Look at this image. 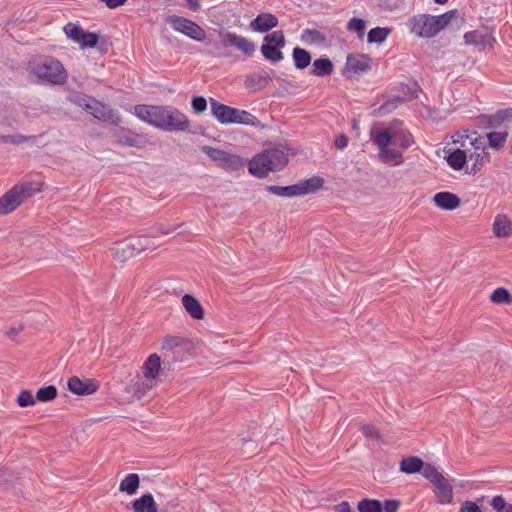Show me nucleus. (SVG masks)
<instances>
[{
    "label": "nucleus",
    "instance_id": "f3484780",
    "mask_svg": "<svg viewBox=\"0 0 512 512\" xmlns=\"http://www.w3.org/2000/svg\"><path fill=\"white\" fill-rule=\"evenodd\" d=\"M69 391L76 395H90L97 391L98 386L91 380L82 381L77 376H72L67 382Z\"/></svg>",
    "mask_w": 512,
    "mask_h": 512
},
{
    "label": "nucleus",
    "instance_id": "4d7b16f0",
    "mask_svg": "<svg viewBox=\"0 0 512 512\" xmlns=\"http://www.w3.org/2000/svg\"><path fill=\"white\" fill-rule=\"evenodd\" d=\"M482 119L489 127H497L502 122L503 117L500 114H497V115L483 116Z\"/></svg>",
    "mask_w": 512,
    "mask_h": 512
},
{
    "label": "nucleus",
    "instance_id": "4c0bfd02",
    "mask_svg": "<svg viewBox=\"0 0 512 512\" xmlns=\"http://www.w3.org/2000/svg\"><path fill=\"white\" fill-rule=\"evenodd\" d=\"M391 32L390 28L387 27H375L372 28L367 35L369 43H383Z\"/></svg>",
    "mask_w": 512,
    "mask_h": 512
},
{
    "label": "nucleus",
    "instance_id": "ea45409f",
    "mask_svg": "<svg viewBox=\"0 0 512 512\" xmlns=\"http://www.w3.org/2000/svg\"><path fill=\"white\" fill-rule=\"evenodd\" d=\"M302 40L310 44H322L326 41V37L315 29H305L302 32Z\"/></svg>",
    "mask_w": 512,
    "mask_h": 512
},
{
    "label": "nucleus",
    "instance_id": "37998d69",
    "mask_svg": "<svg viewBox=\"0 0 512 512\" xmlns=\"http://www.w3.org/2000/svg\"><path fill=\"white\" fill-rule=\"evenodd\" d=\"M424 478H426L431 484L439 482L444 476L438 471L436 467L431 464H424L421 470Z\"/></svg>",
    "mask_w": 512,
    "mask_h": 512
},
{
    "label": "nucleus",
    "instance_id": "ddd939ff",
    "mask_svg": "<svg viewBox=\"0 0 512 512\" xmlns=\"http://www.w3.org/2000/svg\"><path fill=\"white\" fill-rule=\"evenodd\" d=\"M223 46H233L246 56H252L256 51V45L250 39L233 32L222 33Z\"/></svg>",
    "mask_w": 512,
    "mask_h": 512
},
{
    "label": "nucleus",
    "instance_id": "603ef678",
    "mask_svg": "<svg viewBox=\"0 0 512 512\" xmlns=\"http://www.w3.org/2000/svg\"><path fill=\"white\" fill-rule=\"evenodd\" d=\"M118 142L128 147H137L139 145V139L136 135L128 133L121 136Z\"/></svg>",
    "mask_w": 512,
    "mask_h": 512
},
{
    "label": "nucleus",
    "instance_id": "774afa93",
    "mask_svg": "<svg viewBox=\"0 0 512 512\" xmlns=\"http://www.w3.org/2000/svg\"><path fill=\"white\" fill-rule=\"evenodd\" d=\"M458 142H460L459 139H454V143H458Z\"/></svg>",
    "mask_w": 512,
    "mask_h": 512
},
{
    "label": "nucleus",
    "instance_id": "a18cd8bd",
    "mask_svg": "<svg viewBox=\"0 0 512 512\" xmlns=\"http://www.w3.org/2000/svg\"><path fill=\"white\" fill-rule=\"evenodd\" d=\"M36 401V395L33 396L29 390H22L17 397V404L23 408L35 405Z\"/></svg>",
    "mask_w": 512,
    "mask_h": 512
},
{
    "label": "nucleus",
    "instance_id": "393cba45",
    "mask_svg": "<svg viewBox=\"0 0 512 512\" xmlns=\"http://www.w3.org/2000/svg\"><path fill=\"white\" fill-rule=\"evenodd\" d=\"M131 504L134 512H158V505L150 493L135 499Z\"/></svg>",
    "mask_w": 512,
    "mask_h": 512
},
{
    "label": "nucleus",
    "instance_id": "680f3d73",
    "mask_svg": "<svg viewBox=\"0 0 512 512\" xmlns=\"http://www.w3.org/2000/svg\"><path fill=\"white\" fill-rule=\"evenodd\" d=\"M335 510L337 512H353L349 502H347V501H342L341 503L336 505Z\"/></svg>",
    "mask_w": 512,
    "mask_h": 512
},
{
    "label": "nucleus",
    "instance_id": "58836bf2",
    "mask_svg": "<svg viewBox=\"0 0 512 512\" xmlns=\"http://www.w3.org/2000/svg\"><path fill=\"white\" fill-rule=\"evenodd\" d=\"M357 509L359 512H382V502L365 498L358 503Z\"/></svg>",
    "mask_w": 512,
    "mask_h": 512
},
{
    "label": "nucleus",
    "instance_id": "dca6fc26",
    "mask_svg": "<svg viewBox=\"0 0 512 512\" xmlns=\"http://www.w3.org/2000/svg\"><path fill=\"white\" fill-rule=\"evenodd\" d=\"M278 18L271 13H260L250 22V29L254 32L266 33L278 26Z\"/></svg>",
    "mask_w": 512,
    "mask_h": 512
},
{
    "label": "nucleus",
    "instance_id": "4be33fe9",
    "mask_svg": "<svg viewBox=\"0 0 512 512\" xmlns=\"http://www.w3.org/2000/svg\"><path fill=\"white\" fill-rule=\"evenodd\" d=\"M437 501L440 504H449L453 500V488L445 477L433 484Z\"/></svg>",
    "mask_w": 512,
    "mask_h": 512
},
{
    "label": "nucleus",
    "instance_id": "0e129e2a",
    "mask_svg": "<svg viewBox=\"0 0 512 512\" xmlns=\"http://www.w3.org/2000/svg\"><path fill=\"white\" fill-rule=\"evenodd\" d=\"M188 6L193 9L197 10L200 7L199 0H186Z\"/></svg>",
    "mask_w": 512,
    "mask_h": 512
},
{
    "label": "nucleus",
    "instance_id": "4468645a",
    "mask_svg": "<svg viewBox=\"0 0 512 512\" xmlns=\"http://www.w3.org/2000/svg\"><path fill=\"white\" fill-rule=\"evenodd\" d=\"M210 108L212 115L221 124H234L239 113V109L222 104L213 98H210Z\"/></svg>",
    "mask_w": 512,
    "mask_h": 512
},
{
    "label": "nucleus",
    "instance_id": "f8f14e48",
    "mask_svg": "<svg viewBox=\"0 0 512 512\" xmlns=\"http://www.w3.org/2000/svg\"><path fill=\"white\" fill-rule=\"evenodd\" d=\"M165 106L161 105H136L134 114L143 122L152 125L158 129H163V115Z\"/></svg>",
    "mask_w": 512,
    "mask_h": 512
},
{
    "label": "nucleus",
    "instance_id": "b1692460",
    "mask_svg": "<svg viewBox=\"0 0 512 512\" xmlns=\"http://www.w3.org/2000/svg\"><path fill=\"white\" fill-rule=\"evenodd\" d=\"M182 304L186 312L194 319L201 320L204 317V309L201 303L192 295L185 294L182 297Z\"/></svg>",
    "mask_w": 512,
    "mask_h": 512
},
{
    "label": "nucleus",
    "instance_id": "2eb2a0df",
    "mask_svg": "<svg viewBox=\"0 0 512 512\" xmlns=\"http://www.w3.org/2000/svg\"><path fill=\"white\" fill-rule=\"evenodd\" d=\"M270 171H276L271 165L268 156L264 152L257 154L249 162V172L258 177L264 178Z\"/></svg>",
    "mask_w": 512,
    "mask_h": 512
},
{
    "label": "nucleus",
    "instance_id": "6ab92c4d",
    "mask_svg": "<svg viewBox=\"0 0 512 512\" xmlns=\"http://www.w3.org/2000/svg\"><path fill=\"white\" fill-rule=\"evenodd\" d=\"M434 20L436 21L435 26L437 34L442 29L451 24H454V26L458 28L464 21V19L460 16V13L456 9L450 10L439 16H434Z\"/></svg>",
    "mask_w": 512,
    "mask_h": 512
},
{
    "label": "nucleus",
    "instance_id": "2f4dec72",
    "mask_svg": "<svg viewBox=\"0 0 512 512\" xmlns=\"http://www.w3.org/2000/svg\"><path fill=\"white\" fill-rule=\"evenodd\" d=\"M112 251L114 257L120 262H125L129 258L135 256V252H133L132 249L130 248L128 239L116 243L115 246L112 248Z\"/></svg>",
    "mask_w": 512,
    "mask_h": 512
},
{
    "label": "nucleus",
    "instance_id": "9b49d317",
    "mask_svg": "<svg viewBox=\"0 0 512 512\" xmlns=\"http://www.w3.org/2000/svg\"><path fill=\"white\" fill-rule=\"evenodd\" d=\"M436 21L433 15L420 14L412 17L408 22L410 32L421 38H431L437 34Z\"/></svg>",
    "mask_w": 512,
    "mask_h": 512
},
{
    "label": "nucleus",
    "instance_id": "338daca9",
    "mask_svg": "<svg viewBox=\"0 0 512 512\" xmlns=\"http://www.w3.org/2000/svg\"><path fill=\"white\" fill-rule=\"evenodd\" d=\"M434 1H435V3L440 4V5H443L448 2V0H434Z\"/></svg>",
    "mask_w": 512,
    "mask_h": 512
},
{
    "label": "nucleus",
    "instance_id": "6e6552de",
    "mask_svg": "<svg viewBox=\"0 0 512 512\" xmlns=\"http://www.w3.org/2000/svg\"><path fill=\"white\" fill-rule=\"evenodd\" d=\"M168 23L174 31L182 33L192 40L197 42H204L206 40L205 30L190 19L173 15L169 17Z\"/></svg>",
    "mask_w": 512,
    "mask_h": 512
},
{
    "label": "nucleus",
    "instance_id": "c756f323",
    "mask_svg": "<svg viewBox=\"0 0 512 512\" xmlns=\"http://www.w3.org/2000/svg\"><path fill=\"white\" fill-rule=\"evenodd\" d=\"M130 248L135 252V256L142 251L153 249L155 243L147 236H135L128 238Z\"/></svg>",
    "mask_w": 512,
    "mask_h": 512
},
{
    "label": "nucleus",
    "instance_id": "79ce46f5",
    "mask_svg": "<svg viewBox=\"0 0 512 512\" xmlns=\"http://www.w3.org/2000/svg\"><path fill=\"white\" fill-rule=\"evenodd\" d=\"M57 397V388L54 385H48L40 388L36 393V399L39 402H49Z\"/></svg>",
    "mask_w": 512,
    "mask_h": 512
},
{
    "label": "nucleus",
    "instance_id": "052dcab7",
    "mask_svg": "<svg viewBox=\"0 0 512 512\" xmlns=\"http://www.w3.org/2000/svg\"><path fill=\"white\" fill-rule=\"evenodd\" d=\"M101 2L105 3V5L110 8V9H114V8H117L123 4H125V2L127 0H100Z\"/></svg>",
    "mask_w": 512,
    "mask_h": 512
},
{
    "label": "nucleus",
    "instance_id": "f704fd0d",
    "mask_svg": "<svg viewBox=\"0 0 512 512\" xmlns=\"http://www.w3.org/2000/svg\"><path fill=\"white\" fill-rule=\"evenodd\" d=\"M184 345V338L168 335L163 340L162 350L176 354L183 348Z\"/></svg>",
    "mask_w": 512,
    "mask_h": 512
},
{
    "label": "nucleus",
    "instance_id": "9d476101",
    "mask_svg": "<svg viewBox=\"0 0 512 512\" xmlns=\"http://www.w3.org/2000/svg\"><path fill=\"white\" fill-rule=\"evenodd\" d=\"M163 131L183 132L188 130L190 122L187 116L173 106H165Z\"/></svg>",
    "mask_w": 512,
    "mask_h": 512
},
{
    "label": "nucleus",
    "instance_id": "f257e3e1",
    "mask_svg": "<svg viewBox=\"0 0 512 512\" xmlns=\"http://www.w3.org/2000/svg\"><path fill=\"white\" fill-rule=\"evenodd\" d=\"M371 140L379 149V158L387 164L399 166L404 162L403 152L413 143L412 134L395 120L383 129H373Z\"/></svg>",
    "mask_w": 512,
    "mask_h": 512
},
{
    "label": "nucleus",
    "instance_id": "a878e982",
    "mask_svg": "<svg viewBox=\"0 0 512 512\" xmlns=\"http://www.w3.org/2000/svg\"><path fill=\"white\" fill-rule=\"evenodd\" d=\"M493 232L498 238L509 237L512 233V223L505 215H497L493 223Z\"/></svg>",
    "mask_w": 512,
    "mask_h": 512
},
{
    "label": "nucleus",
    "instance_id": "e2e57ef3",
    "mask_svg": "<svg viewBox=\"0 0 512 512\" xmlns=\"http://www.w3.org/2000/svg\"><path fill=\"white\" fill-rule=\"evenodd\" d=\"M396 107L394 101H387L380 106V111L390 112Z\"/></svg>",
    "mask_w": 512,
    "mask_h": 512
},
{
    "label": "nucleus",
    "instance_id": "13d9d810",
    "mask_svg": "<svg viewBox=\"0 0 512 512\" xmlns=\"http://www.w3.org/2000/svg\"><path fill=\"white\" fill-rule=\"evenodd\" d=\"M461 512H482L480 507L473 501H465L460 509Z\"/></svg>",
    "mask_w": 512,
    "mask_h": 512
},
{
    "label": "nucleus",
    "instance_id": "bb28decb",
    "mask_svg": "<svg viewBox=\"0 0 512 512\" xmlns=\"http://www.w3.org/2000/svg\"><path fill=\"white\" fill-rule=\"evenodd\" d=\"M270 161V165L277 170H281L288 162L287 154L280 149H267L263 151Z\"/></svg>",
    "mask_w": 512,
    "mask_h": 512
},
{
    "label": "nucleus",
    "instance_id": "a19ab883",
    "mask_svg": "<svg viewBox=\"0 0 512 512\" xmlns=\"http://www.w3.org/2000/svg\"><path fill=\"white\" fill-rule=\"evenodd\" d=\"M490 300L495 304H510L512 297L507 289L499 287L492 292Z\"/></svg>",
    "mask_w": 512,
    "mask_h": 512
},
{
    "label": "nucleus",
    "instance_id": "09e8293b",
    "mask_svg": "<svg viewBox=\"0 0 512 512\" xmlns=\"http://www.w3.org/2000/svg\"><path fill=\"white\" fill-rule=\"evenodd\" d=\"M484 35L477 31H469L464 34V41L468 45H481L484 43Z\"/></svg>",
    "mask_w": 512,
    "mask_h": 512
},
{
    "label": "nucleus",
    "instance_id": "bf43d9fd",
    "mask_svg": "<svg viewBox=\"0 0 512 512\" xmlns=\"http://www.w3.org/2000/svg\"><path fill=\"white\" fill-rule=\"evenodd\" d=\"M348 143H349V139L345 134H340L339 136H337L335 139V142H334L335 147L340 150H343L344 148H346Z\"/></svg>",
    "mask_w": 512,
    "mask_h": 512
},
{
    "label": "nucleus",
    "instance_id": "c85d7f7f",
    "mask_svg": "<svg viewBox=\"0 0 512 512\" xmlns=\"http://www.w3.org/2000/svg\"><path fill=\"white\" fill-rule=\"evenodd\" d=\"M156 384L157 381H150V379L145 378V376H137L133 385V392L138 399H141L151 391Z\"/></svg>",
    "mask_w": 512,
    "mask_h": 512
},
{
    "label": "nucleus",
    "instance_id": "1a4fd4ad",
    "mask_svg": "<svg viewBox=\"0 0 512 512\" xmlns=\"http://www.w3.org/2000/svg\"><path fill=\"white\" fill-rule=\"evenodd\" d=\"M201 150L219 167L235 171L244 166L243 159L235 154L207 145L202 146Z\"/></svg>",
    "mask_w": 512,
    "mask_h": 512
},
{
    "label": "nucleus",
    "instance_id": "a211bd4d",
    "mask_svg": "<svg viewBox=\"0 0 512 512\" xmlns=\"http://www.w3.org/2000/svg\"><path fill=\"white\" fill-rule=\"evenodd\" d=\"M273 75V70H262L259 73L250 74L245 78V86L250 89L259 90L272 81Z\"/></svg>",
    "mask_w": 512,
    "mask_h": 512
},
{
    "label": "nucleus",
    "instance_id": "6e6d98bb",
    "mask_svg": "<svg viewBox=\"0 0 512 512\" xmlns=\"http://www.w3.org/2000/svg\"><path fill=\"white\" fill-rule=\"evenodd\" d=\"M399 506L400 502L398 500H385L384 503H382V512H397Z\"/></svg>",
    "mask_w": 512,
    "mask_h": 512
},
{
    "label": "nucleus",
    "instance_id": "5701e85b",
    "mask_svg": "<svg viewBox=\"0 0 512 512\" xmlns=\"http://www.w3.org/2000/svg\"><path fill=\"white\" fill-rule=\"evenodd\" d=\"M370 65V58L367 55H348L346 69L354 74L365 72Z\"/></svg>",
    "mask_w": 512,
    "mask_h": 512
},
{
    "label": "nucleus",
    "instance_id": "8fccbe9b",
    "mask_svg": "<svg viewBox=\"0 0 512 512\" xmlns=\"http://www.w3.org/2000/svg\"><path fill=\"white\" fill-rule=\"evenodd\" d=\"M98 42V35L92 32L84 31L81 40L79 41V45L81 48H93L96 46Z\"/></svg>",
    "mask_w": 512,
    "mask_h": 512
},
{
    "label": "nucleus",
    "instance_id": "423d86ee",
    "mask_svg": "<svg viewBox=\"0 0 512 512\" xmlns=\"http://www.w3.org/2000/svg\"><path fill=\"white\" fill-rule=\"evenodd\" d=\"M322 185L323 179L314 176L290 186L270 185L267 186V191L279 197L292 198L315 193Z\"/></svg>",
    "mask_w": 512,
    "mask_h": 512
},
{
    "label": "nucleus",
    "instance_id": "864d4df0",
    "mask_svg": "<svg viewBox=\"0 0 512 512\" xmlns=\"http://www.w3.org/2000/svg\"><path fill=\"white\" fill-rule=\"evenodd\" d=\"M490 504L497 512L506 511L507 507L510 505L505 502V499L501 495L494 496Z\"/></svg>",
    "mask_w": 512,
    "mask_h": 512
},
{
    "label": "nucleus",
    "instance_id": "39448f33",
    "mask_svg": "<svg viewBox=\"0 0 512 512\" xmlns=\"http://www.w3.org/2000/svg\"><path fill=\"white\" fill-rule=\"evenodd\" d=\"M39 191L40 188H33L31 183L15 185L0 198V216L13 212L25 199Z\"/></svg>",
    "mask_w": 512,
    "mask_h": 512
},
{
    "label": "nucleus",
    "instance_id": "aec40b11",
    "mask_svg": "<svg viewBox=\"0 0 512 512\" xmlns=\"http://www.w3.org/2000/svg\"><path fill=\"white\" fill-rule=\"evenodd\" d=\"M435 205L443 210H454L460 206V198L451 192H438L434 195Z\"/></svg>",
    "mask_w": 512,
    "mask_h": 512
},
{
    "label": "nucleus",
    "instance_id": "de8ad7c7",
    "mask_svg": "<svg viewBox=\"0 0 512 512\" xmlns=\"http://www.w3.org/2000/svg\"><path fill=\"white\" fill-rule=\"evenodd\" d=\"M64 31L68 38L72 39L76 43H79L85 30H83L80 26L69 23L64 27Z\"/></svg>",
    "mask_w": 512,
    "mask_h": 512
},
{
    "label": "nucleus",
    "instance_id": "0eeeda50",
    "mask_svg": "<svg viewBox=\"0 0 512 512\" xmlns=\"http://www.w3.org/2000/svg\"><path fill=\"white\" fill-rule=\"evenodd\" d=\"M285 44L283 31H274L264 37L260 51L265 59L271 62H279L284 58L281 50L285 47Z\"/></svg>",
    "mask_w": 512,
    "mask_h": 512
},
{
    "label": "nucleus",
    "instance_id": "473e14b6",
    "mask_svg": "<svg viewBox=\"0 0 512 512\" xmlns=\"http://www.w3.org/2000/svg\"><path fill=\"white\" fill-rule=\"evenodd\" d=\"M424 463L417 456H410L400 462V470L406 474L416 473L422 470Z\"/></svg>",
    "mask_w": 512,
    "mask_h": 512
},
{
    "label": "nucleus",
    "instance_id": "3c124183",
    "mask_svg": "<svg viewBox=\"0 0 512 512\" xmlns=\"http://www.w3.org/2000/svg\"><path fill=\"white\" fill-rule=\"evenodd\" d=\"M192 109L196 114L204 112L207 108V100L202 96H196L191 101Z\"/></svg>",
    "mask_w": 512,
    "mask_h": 512
},
{
    "label": "nucleus",
    "instance_id": "49530a36",
    "mask_svg": "<svg viewBox=\"0 0 512 512\" xmlns=\"http://www.w3.org/2000/svg\"><path fill=\"white\" fill-rule=\"evenodd\" d=\"M365 28H366L365 22H364V20H362L360 18L354 17V18L350 19L349 22L347 23V29L349 31L357 33V35L360 38L364 36Z\"/></svg>",
    "mask_w": 512,
    "mask_h": 512
},
{
    "label": "nucleus",
    "instance_id": "cd10ccee",
    "mask_svg": "<svg viewBox=\"0 0 512 512\" xmlns=\"http://www.w3.org/2000/svg\"><path fill=\"white\" fill-rule=\"evenodd\" d=\"M465 155L462 145L454 150H450L446 157L448 165L454 170H461L467 162Z\"/></svg>",
    "mask_w": 512,
    "mask_h": 512
},
{
    "label": "nucleus",
    "instance_id": "c9c22d12",
    "mask_svg": "<svg viewBox=\"0 0 512 512\" xmlns=\"http://www.w3.org/2000/svg\"><path fill=\"white\" fill-rule=\"evenodd\" d=\"M488 144L495 150H501L506 143L508 132L507 131H491L487 135Z\"/></svg>",
    "mask_w": 512,
    "mask_h": 512
},
{
    "label": "nucleus",
    "instance_id": "7c9ffc66",
    "mask_svg": "<svg viewBox=\"0 0 512 512\" xmlns=\"http://www.w3.org/2000/svg\"><path fill=\"white\" fill-rule=\"evenodd\" d=\"M140 484L139 475L136 473H130L120 482L119 490L126 492L128 495H134Z\"/></svg>",
    "mask_w": 512,
    "mask_h": 512
},
{
    "label": "nucleus",
    "instance_id": "20e7f679",
    "mask_svg": "<svg viewBox=\"0 0 512 512\" xmlns=\"http://www.w3.org/2000/svg\"><path fill=\"white\" fill-rule=\"evenodd\" d=\"M71 101L83 107L85 111L90 113L98 120L110 122L114 125H119L121 122L120 115L117 110L112 109L110 106L97 101L92 98H85L81 94H74L71 96Z\"/></svg>",
    "mask_w": 512,
    "mask_h": 512
},
{
    "label": "nucleus",
    "instance_id": "e433bc0d",
    "mask_svg": "<svg viewBox=\"0 0 512 512\" xmlns=\"http://www.w3.org/2000/svg\"><path fill=\"white\" fill-rule=\"evenodd\" d=\"M294 65L297 69H304L311 63L310 53L300 47H295L292 52Z\"/></svg>",
    "mask_w": 512,
    "mask_h": 512
},
{
    "label": "nucleus",
    "instance_id": "f03ea898",
    "mask_svg": "<svg viewBox=\"0 0 512 512\" xmlns=\"http://www.w3.org/2000/svg\"><path fill=\"white\" fill-rule=\"evenodd\" d=\"M457 137L462 139V147L466 154V160L472 161L468 173L473 175L478 173L490 159L486 151L485 139L478 136L477 133L465 136L457 135Z\"/></svg>",
    "mask_w": 512,
    "mask_h": 512
},
{
    "label": "nucleus",
    "instance_id": "7ed1b4c3",
    "mask_svg": "<svg viewBox=\"0 0 512 512\" xmlns=\"http://www.w3.org/2000/svg\"><path fill=\"white\" fill-rule=\"evenodd\" d=\"M31 74L40 83L52 85L63 84L67 80V72L62 63L53 57H44L31 66Z\"/></svg>",
    "mask_w": 512,
    "mask_h": 512
},
{
    "label": "nucleus",
    "instance_id": "72a5a7b5",
    "mask_svg": "<svg viewBox=\"0 0 512 512\" xmlns=\"http://www.w3.org/2000/svg\"><path fill=\"white\" fill-rule=\"evenodd\" d=\"M333 71V64L329 58H319L313 62L311 73L316 76L330 75Z\"/></svg>",
    "mask_w": 512,
    "mask_h": 512
},
{
    "label": "nucleus",
    "instance_id": "69168bd1",
    "mask_svg": "<svg viewBox=\"0 0 512 512\" xmlns=\"http://www.w3.org/2000/svg\"><path fill=\"white\" fill-rule=\"evenodd\" d=\"M29 138L30 137H26V136H16L14 142L21 143V142L28 140Z\"/></svg>",
    "mask_w": 512,
    "mask_h": 512
},
{
    "label": "nucleus",
    "instance_id": "c03bdc74",
    "mask_svg": "<svg viewBox=\"0 0 512 512\" xmlns=\"http://www.w3.org/2000/svg\"><path fill=\"white\" fill-rule=\"evenodd\" d=\"M258 120L256 116L246 110H240L237 114V118L235 119V124L249 125L255 126Z\"/></svg>",
    "mask_w": 512,
    "mask_h": 512
},
{
    "label": "nucleus",
    "instance_id": "412c9836",
    "mask_svg": "<svg viewBox=\"0 0 512 512\" xmlns=\"http://www.w3.org/2000/svg\"><path fill=\"white\" fill-rule=\"evenodd\" d=\"M161 370V358L156 353L150 355L143 364L142 371L145 378L150 381H157Z\"/></svg>",
    "mask_w": 512,
    "mask_h": 512
},
{
    "label": "nucleus",
    "instance_id": "5fc2aeb1",
    "mask_svg": "<svg viewBox=\"0 0 512 512\" xmlns=\"http://www.w3.org/2000/svg\"><path fill=\"white\" fill-rule=\"evenodd\" d=\"M361 432L368 438L381 439V435L378 430L371 424H363L361 426Z\"/></svg>",
    "mask_w": 512,
    "mask_h": 512
}]
</instances>
